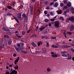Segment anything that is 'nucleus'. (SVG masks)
<instances>
[{
    "instance_id": "f257e3e1",
    "label": "nucleus",
    "mask_w": 74,
    "mask_h": 74,
    "mask_svg": "<svg viewBox=\"0 0 74 74\" xmlns=\"http://www.w3.org/2000/svg\"><path fill=\"white\" fill-rule=\"evenodd\" d=\"M15 48L16 51L17 52H20V53H26V52L25 51H23V50H21L20 47H15Z\"/></svg>"
},
{
    "instance_id": "f03ea898",
    "label": "nucleus",
    "mask_w": 74,
    "mask_h": 74,
    "mask_svg": "<svg viewBox=\"0 0 74 74\" xmlns=\"http://www.w3.org/2000/svg\"><path fill=\"white\" fill-rule=\"evenodd\" d=\"M17 17L20 21H22L23 18H21V13H18L17 14Z\"/></svg>"
},
{
    "instance_id": "7ed1b4c3",
    "label": "nucleus",
    "mask_w": 74,
    "mask_h": 74,
    "mask_svg": "<svg viewBox=\"0 0 74 74\" xmlns=\"http://www.w3.org/2000/svg\"><path fill=\"white\" fill-rule=\"evenodd\" d=\"M54 23V26L56 27H59V25H60L59 21H55Z\"/></svg>"
},
{
    "instance_id": "20e7f679",
    "label": "nucleus",
    "mask_w": 74,
    "mask_h": 74,
    "mask_svg": "<svg viewBox=\"0 0 74 74\" xmlns=\"http://www.w3.org/2000/svg\"><path fill=\"white\" fill-rule=\"evenodd\" d=\"M74 29V26L73 25H72L71 26L70 28V30L71 32H72L73 30Z\"/></svg>"
},
{
    "instance_id": "39448f33",
    "label": "nucleus",
    "mask_w": 74,
    "mask_h": 74,
    "mask_svg": "<svg viewBox=\"0 0 74 74\" xmlns=\"http://www.w3.org/2000/svg\"><path fill=\"white\" fill-rule=\"evenodd\" d=\"M2 29L3 31H5L6 32H8L9 31V29L5 27H3Z\"/></svg>"
},
{
    "instance_id": "423d86ee",
    "label": "nucleus",
    "mask_w": 74,
    "mask_h": 74,
    "mask_svg": "<svg viewBox=\"0 0 74 74\" xmlns=\"http://www.w3.org/2000/svg\"><path fill=\"white\" fill-rule=\"evenodd\" d=\"M19 59V57H18L17 58V59L14 61V64H16V63H17V62H18Z\"/></svg>"
},
{
    "instance_id": "0eeeda50",
    "label": "nucleus",
    "mask_w": 74,
    "mask_h": 74,
    "mask_svg": "<svg viewBox=\"0 0 74 74\" xmlns=\"http://www.w3.org/2000/svg\"><path fill=\"white\" fill-rule=\"evenodd\" d=\"M70 20L72 22H74V17L72 16L70 18Z\"/></svg>"
},
{
    "instance_id": "6e6552de",
    "label": "nucleus",
    "mask_w": 74,
    "mask_h": 74,
    "mask_svg": "<svg viewBox=\"0 0 74 74\" xmlns=\"http://www.w3.org/2000/svg\"><path fill=\"white\" fill-rule=\"evenodd\" d=\"M69 56L68 53H66V54H64L62 55V56L63 57H67V56Z\"/></svg>"
},
{
    "instance_id": "1a4fd4ad",
    "label": "nucleus",
    "mask_w": 74,
    "mask_h": 74,
    "mask_svg": "<svg viewBox=\"0 0 74 74\" xmlns=\"http://www.w3.org/2000/svg\"><path fill=\"white\" fill-rule=\"evenodd\" d=\"M59 5V3L57 2H56L55 4H54V5H53V7H57L58 6V5Z\"/></svg>"
},
{
    "instance_id": "9d476101",
    "label": "nucleus",
    "mask_w": 74,
    "mask_h": 74,
    "mask_svg": "<svg viewBox=\"0 0 74 74\" xmlns=\"http://www.w3.org/2000/svg\"><path fill=\"white\" fill-rule=\"evenodd\" d=\"M57 12L58 14H61L62 12V10H57L56 11Z\"/></svg>"
},
{
    "instance_id": "9b49d317",
    "label": "nucleus",
    "mask_w": 74,
    "mask_h": 74,
    "mask_svg": "<svg viewBox=\"0 0 74 74\" xmlns=\"http://www.w3.org/2000/svg\"><path fill=\"white\" fill-rule=\"evenodd\" d=\"M42 50L43 51V52H44V53H46V52L47 51V50H46V48H42Z\"/></svg>"
},
{
    "instance_id": "f8f14e48",
    "label": "nucleus",
    "mask_w": 74,
    "mask_h": 74,
    "mask_svg": "<svg viewBox=\"0 0 74 74\" xmlns=\"http://www.w3.org/2000/svg\"><path fill=\"white\" fill-rule=\"evenodd\" d=\"M46 47H49V42H46Z\"/></svg>"
},
{
    "instance_id": "ddd939ff",
    "label": "nucleus",
    "mask_w": 74,
    "mask_h": 74,
    "mask_svg": "<svg viewBox=\"0 0 74 74\" xmlns=\"http://www.w3.org/2000/svg\"><path fill=\"white\" fill-rule=\"evenodd\" d=\"M45 27H40L39 28V30L40 31H42V30H44V29H45Z\"/></svg>"
},
{
    "instance_id": "4468645a",
    "label": "nucleus",
    "mask_w": 74,
    "mask_h": 74,
    "mask_svg": "<svg viewBox=\"0 0 74 74\" xmlns=\"http://www.w3.org/2000/svg\"><path fill=\"white\" fill-rule=\"evenodd\" d=\"M12 43V41H11V39H9L8 41V45H10V44H11Z\"/></svg>"
},
{
    "instance_id": "2eb2a0df",
    "label": "nucleus",
    "mask_w": 74,
    "mask_h": 74,
    "mask_svg": "<svg viewBox=\"0 0 74 74\" xmlns=\"http://www.w3.org/2000/svg\"><path fill=\"white\" fill-rule=\"evenodd\" d=\"M51 56L52 57H54L55 58H56L58 57V55L57 54H52V55H51Z\"/></svg>"
},
{
    "instance_id": "dca6fc26",
    "label": "nucleus",
    "mask_w": 74,
    "mask_h": 74,
    "mask_svg": "<svg viewBox=\"0 0 74 74\" xmlns=\"http://www.w3.org/2000/svg\"><path fill=\"white\" fill-rule=\"evenodd\" d=\"M25 48V47L24 46H20V49L21 50H23V49H24Z\"/></svg>"
},
{
    "instance_id": "f3484780",
    "label": "nucleus",
    "mask_w": 74,
    "mask_h": 74,
    "mask_svg": "<svg viewBox=\"0 0 74 74\" xmlns=\"http://www.w3.org/2000/svg\"><path fill=\"white\" fill-rule=\"evenodd\" d=\"M42 44V43L41 41H40L39 42H38V46H40V45H41V44Z\"/></svg>"
},
{
    "instance_id": "a211bd4d",
    "label": "nucleus",
    "mask_w": 74,
    "mask_h": 74,
    "mask_svg": "<svg viewBox=\"0 0 74 74\" xmlns=\"http://www.w3.org/2000/svg\"><path fill=\"white\" fill-rule=\"evenodd\" d=\"M71 3L70 2H68L67 4V6L68 7H71Z\"/></svg>"
},
{
    "instance_id": "6ab92c4d",
    "label": "nucleus",
    "mask_w": 74,
    "mask_h": 74,
    "mask_svg": "<svg viewBox=\"0 0 74 74\" xmlns=\"http://www.w3.org/2000/svg\"><path fill=\"white\" fill-rule=\"evenodd\" d=\"M33 6H31L30 7V12H33Z\"/></svg>"
},
{
    "instance_id": "aec40b11",
    "label": "nucleus",
    "mask_w": 74,
    "mask_h": 74,
    "mask_svg": "<svg viewBox=\"0 0 74 74\" xmlns=\"http://www.w3.org/2000/svg\"><path fill=\"white\" fill-rule=\"evenodd\" d=\"M32 44L34 47H37V45H36L35 44H34V43H32Z\"/></svg>"
},
{
    "instance_id": "412c9836",
    "label": "nucleus",
    "mask_w": 74,
    "mask_h": 74,
    "mask_svg": "<svg viewBox=\"0 0 74 74\" xmlns=\"http://www.w3.org/2000/svg\"><path fill=\"white\" fill-rule=\"evenodd\" d=\"M66 34H69V35H72V32H66Z\"/></svg>"
},
{
    "instance_id": "4be33fe9",
    "label": "nucleus",
    "mask_w": 74,
    "mask_h": 74,
    "mask_svg": "<svg viewBox=\"0 0 74 74\" xmlns=\"http://www.w3.org/2000/svg\"><path fill=\"white\" fill-rule=\"evenodd\" d=\"M3 37L5 38H9V36L7 35H4Z\"/></svg>"
},
{
    "instance_id": "5701e85b",
    "label": "nucleus",
    "mask_w": 74,
    "mask_h": 74,
    "mask_svg": "<svg viewBox=\"0 0 74 74\" xmlns=\"http://www.w3.org/2000/svg\"><path fill=\"white\" fill-rule=\"evenodd\" d=\"M52 48H58V47L56 46H54V45H52Z\"/></svg>"
},
{
    "instance_id": "b1692460",
    "label": "nucleus",
    "mask_w": 74,
    "mask_h": 74,
    "mask_svg": "<svg viewBox=\"0 0 74 74\" xmlns=\"http://www.w3.org/2000/svg\"><path fill=\"white\" fill-rule=\"evenodd\" d=\"M68 56H67V57H68L67 59H71V55H70L69 54Z\"/></svg>"
},
{
    "instance_id": "393cba45",
    "label": "nucleus",
    "mask_w": 74,
    "mask_h": 74,
    "mask_svg": "<svg viewBox=\"0 0 74 74\" xmlns=\"http://www.w3.org/2000/svg\"><path fill=\"white\" fill-rule=\"evenodd\" d=\"M6 15L7 16H11V15H12V14L8 12Z\"/></svg>"
},
{
    "instance_id": "a878e982",
    "label": "nucleus",
    "mask_w": 74,
    "mask_h": 74,
    "mask_svg": "<svg viewBox=\"0 0 74 74\" xmlns=\"http://www.w3.org/2000/svg\"><path fill=\"white\" fill-rule=\"evenodd\" d=\"M4 45H0V50H1L3 48H4Z\"/></svg>"
},
{
    "instance_id": "bb28decb",
    "label": "nucleus",
    "mask_w": 74,
    "mask_h": 74,
    "mask_svg": "<svg viewBox=\"0 0 74 74\" xmlns=\"http://www.w3.org/2000/svg\"><path fill=\"white\" fill-rule=\"evenodd\" d=\"M60 19L61 21H64V18H63V17L62 16L60 17Z\"/></svg>"
},
{
    "instance_id": "cd10ccee",
    "label": "nucleus",
    "mask_w": 74,
    "mask_h": 74,
    "mask_svg": "<svg viewBox=\"0 0 74 74\" xmlns=\"http://www.w3.org/2000/svg\"><path fill=\"white\" fill-rule=\"evenodd\" d=\"M14 68L15 70L18 69V66L17 65H16V66L14 67Z\"/></svg>"
},
{
    "instance_id": "c85d7f7f",
    "label": "nucleus",
    "mask_w": 74,
    "mask_h": 74,
    "mask_svg": "<svg viewBox=\"0 0 74 74\" xmlns=\"http://www.w3.org/2000/svg\"><path fill=\"white\" fill-rule=\"evenodd\" d=\"M51 71V69H50L49 68H47V71H48V72H49Z\"/></svg>"
},
{
    "instance_id": "c756f323",
    "label": "nucleus",
    "mask_w": 74,
    "mask_h": 74,
    "mask_svg": "<svg viewBox=\"0 0 74 74\" xmlns=\"http://www.w3.org/2000/svg\"><path fill=\"white\" fill-rule=\"evenodd\" d=\"M7 8L8 9H10V10H12V7L10 6H7Z\"/></svg>"
},
{
    "instance_id": "7c9ffc66",
    "label": "nucleus",
    "mask_w": 74,
    "mask_h": 74,
    "mask_svg": "<svg viewBox=\"0 0 74 74\" xmlns=\"http://www.w3.org/2000/svg\"><path fill=\"white\" fill-rule=\"evenodd\" d=\"M50 14L52 16V15H53L55 14V13H53V12H50Z\"/></svg>"
},
{
    "instance_id": "2f4dec72",
    "label": "nucleus",
    "mask_w": 74,
    "mask_h": 74,
    "mask_svg": "<svg viewBox=\"0 0 74 74\" xmlns=\"http://www.w3.org/2000/svg\"><path fill=\"white\" fill-rule=\"evenodd\" d=\"M22 16L23 17V18H25V17H26V14H22Z\"/></svg>"
},
{
    "instance_id": "473e14b6",
    "label": "nucleus",
    "mask_w": 74,
    "mask_h": 74,
    "mask_svg": "<svg viewBox=\"0 0 74 74\" xmlns=\"http://www.w3.org/2000/svg\"><path fill=\"white\" fill-rule=\"evenodd\" d=\"M71 12L72 14H74V9L71 10Z\"/></svg>"
},
{
    "instance_id": "72a5a7b5",
    "label": "nucleus",
    "mask_w": 74,
    "mask_h": 74,
    "mask_svg": "<svg viewBox=\"0 0 74 74\" xmlns=\"http://www.w3.org/2000/svg\"><path fill=\"white\" fill-rule=\"evenodd\" d=\"M64 4H67V0H65L64 1Z\"/></svg>"
},
{
    "instance_id": "f704fd0d",
    "label": "nucleus",
    "mask_w": 74,
    "mask_h": 74,
    "mask_svg": "<svg viewBox=\"0 0 74 74\" xmlns=\"http://www.w3.org/2000/svg\"><path fill=\"white\" fill-rule=\"evenodd\" d=\"M69 21H70V17L69 18H67L66 19L67 22H68Z\"/></svg>"
},
{
    "instance_id": "c9c22d12",
    "label": "nucleus",
    "mask_w": 74,
    "mask_h": 74,
    "mask_svg": "<svg viewBox=\"0 0 74 74\" xmlns=\"http://www.w3.org/2000/svg\"><path fill=\"white\" fill-rule=\"evenodd\" d=\"M67 8V6H65L63 8L64 10H66Z\"/></svg>"
},
{
    "instance_id": "e433bc0d",
    "label": "nucleus",
    "mask_w": 74,
    "mask_h": 74,
    "mask_svg": "<svg viewBox=\"0 0 74 74\" xmlns=\"http://www.w3.org/2000/svg\"><path fill=\"white\" fill-rule=\"evenodd\" d=\"M60 5L61 7H63V3H60Z\"/></svg>"
},
{
    "instance_id": "4c0bfd02",
    "label": "nucleus",
    "mask_w": 74,
    "mask_h": 74,
    "mask_svg": "<svg viewBox=\"0 0 74 74\" xmlns=\"http://www.w3.org/2000/svg\"><path fill=\"white\" fill-rule=\"evenodd\" d=\"M54 4V2H51L49 4L50 5H52Z\"/></svg>"
},
{
    "instance_id": "58836bf2",
    "label": "nucleus",
    "mask_w": 74,
    "mask_h": 74,
    "mask_svg": "<svg viewBox=\"0 0 74 74\" xmlns=\"http://www.w3.org/2000/svg\"><path fill=\"white\" fill-rule=\"evenodd\" d=\"M61 53H62L63 54H64V53H66V51H61Z\"/></svg>"
},
{
    "instance_id": "ea45409f",
    "label": "nucleus",
    "mask_w": 74,
    "mask_h": 74,
    "mask_svg": "<svg viewBox=\"0 0 74 74\" xmlns=\"http://www.w3.org/2000/svg\"><path fill=\"white\" fill-rule=\"evenodd\" d=\"M71 51H72L74 53V49H71Z\"/></svg>"
},
{
    "instance_id": "a19ab883",
    "label": "nucleus",
    "mask_w": 74,
    "mask_h": 74,
    "mask_svg": "<svg viewBox=\"0 0 74 74\" xmlns=\"http://www.w3.org/2000/svg\"><path fill=\"white\" fill-rule=\"evenodd\" d=\"M45 31L46 32V33H48V32H49V29H47L45 30Z\"/></svg>"
},
{
    "instance_id": "79ce46f5",
    "label": "nucleus",
    "mask_w": 74,
    "mask_h": 74,
    "mask_svg": "<svg viewBox=\"0 0 74 74\" xmlns=\"http://www.w3.org/2000/svg\"><path fill=\"white\" fill-rule=\"evenodd\" d=\"M22 34L23 35H24V34H25V31H22Z\"/></svg>"
},
{
    "instance_id": "37998d69",
    "label": "nucleus",
    "mask_w": 74,
    "mask_h": 74,
    "mask_svg": "<svg viewBox=\"0 0 74 74\" xmlns=\"http://www.w3.org/2000/svg\"><path fill=\"white\" fill-rule=\"evenodd\" d=\"M48 20L47 19H45V22H48Z\"/></svg>"
},
{
    "instance_id": "c03bdc74",
    "label": "nucleus",
    "mask_w": 74,
    "mask_h": 74,
    "mask_svg": "<svg viewBox=\"0 0 74 74\" xmlns=\"http://www.w3.org/2000/svg\"><path fill=\"white\" fill-rule=\"evenodd\" d=\"M50 21H51L52 22H53V21H55V19H51L50 20Z\"/></svg>"
},
{
    "instance_id": "a18cd8bd",
    "label": "nucleus",
    "mask_w": 74,
    "mask_h": 74,
    "mask_svg": "<svg viewBox=\"0 0 74 74\" xmlns=\"http://www.w3.org/2000/svg\"><path fill=\"white\" fill-rule=\"evenodd\" d=\"M65 47L66 48H70V46L66 45L65 46Z\"/></svg>"
},
{
    "instance_id": "49530a36",
    "label": "nucleus",
    "mask_w": 74,
    "mask_h": 74,
    "mask_svg": "<svg viewBox=\"0 0 74 74\" xmlns=\"http://www.w3.org/2000/svg\"><path fill=\"white\" fill-rule=\"evenodd\" d=\"M20 44H21V43H19L17 44V45L18 46V47H20V46H21Z\"/></svg>"
},
{
    "instance_id": "de8ad7c7",
    "label": "nucleus",
    "mask_w": 74,
    "mask_h": 74,
    "mask_svg": "<svg viewBox=\"0 0 74 74\" xmlns=\"http://www.w3.org/2000/svg\"><path fill=\"white\" fill-rule=\"evenodd\" d=\"M30 29H29L28 31H27V33H30Z\"/></svg>"
},
{
    "instance_id": "09e8293b",
    "label": "nucleus",
    "mask_w": 74,
    "mask_h": 74,
    "mask_svg": "<svg viewBox=\"0 0 74 74\" xmlns=\"http://www.w3.org/2000/svg\"><path fill=\"white\" fill-rule=\"evenodd\" d=\"M71 46H73L74 47V44H71L70 45Z\"/></svg>"
},
{
    "instance_id": "8fccbe9b",
    "label": "nucleus",
    "mask_w": 74,
    "mask_h": 74,
    "mask_svg": "<svg viewBox=\"0 0 74 74\" xmlns=\"http://www.w3.org/2000/svg\"><path fill=\"white\" fill-rule=\"evenodd\" d=\"M20 7L21 9L23 8V6L22 5H21L20 6Z\"/></svg>"
},
{
    "instance_id": "3c124183",
    "label": "nucleus",
    "mask_w": 74,
    "mask_h": 74,
    "mask_svg": "<svg viewBox=\"0 0 74 74\" xmlns=\"http://www.w3.org/2000/svg\"><path fill=\"white\" fill-rule=\"evenodd\" d=\"M30 14L31 15H33V12H30Z\"/></svg>"
},
{
    "instance_id": "603ef678",
    "label": "nucleus",
    "mask_w": 74,
    "mask_h": 74,
    "mask_svg": "<svg viewBox=\"0 0 74 74\" xmlns=\"http://www.w3.org/2000/svg\"><path fill=\"white\" fill-rule=\"evenodd\" d=\"M12 5H13V6H15V2H13V3H12Z\"/></svg>"
},
{
    "instance_id": "864d4df0",
    "label": "nucleus",
    "mask_w": 74,
    "mask_h": 74,
    "mask_svg": "<svg viewBox=\"0 0 74 74\" xmlns=\"http://www.w3.org/2000/svg\"><path fill=\"white\" fill-rule=\"evenodd\" d=\"M13 56L14 57H15V56H16V54H13Z\"/></svg>"
},
{
    "instance_id": "5fc2aeb1",
    "label": "nucleus",
    "mask_w": 74,
    "mask_h": 74,
    "mask_svg": "<svg viewBox=\"0 0 74 74\" xmlns=\"http://www.w3.org/2000/svg\"><path fill=\"white\" fill-rule=\"evenodd\" d=\"M16 21L18 23H19V21H18V20L17 19Z\"/></svg>"
},
{
    "instance_id": "6e6d98bb",
    "label": "nucleus",
    "mask_w": 74,
    "mask_h": 74,
    "mask_svg": "<svg viewBox=\"0 0 74 74\" xmlns=\"http://www.w3.org/2000/svg\"><path fill=\"white\" fill-rule=\"evenodd\" d=\"M46 9H47V10H48L49 9V7L48 6L46 8Z\"/></svg>"
},
{
    "instance_id": "4d7b16f0",
    "label": "nucleus",
    "mask_w": 74,
    "mask_h": 74,
    "mask_svg": "<svg viewBox=\"0 0 74 74\" xmlns=\"http://www.w3.org/2000/svg\"><path fill=\"white\" fill-rule=\"evenodd\" d=\"M44 12L45 14H47V11H45Z\"/></svg>"
},
{
    "instance_id": "13d9d810",
    "label": "nucleus",
    "mask_w": 74,
    "mask_h": 74,
    "mask_svg": "<svg viewBox=\"0 0 74 74\" xmlns=\"http://www.w3.org/2000/svg\"><path fill=\"white\" fill-rule=\"evenodd\" d=\"M51 55H53L54 54V52H51Z\"/></svg>"
},
{
    "instance_id": "bf43d9fd",
    "label": "nucleus",
    "mask_w": 74,
    "mask_h": 74,
    "mask_svg": "<svg viewBox=\"0 0 74 74\" xmlns=\"http://www.w3.org/2000/svg\"><path fill=\"white\" fill-rule=\"evenodd\" d=\"M45 5H47L48 4V3L47 2H45Z\"/></svg>"
},
{
    "instance_id": "052dcab7",
    "label": "nucleus",
    "mask_w": 74,
    "mask_h": 74,
    "mask_svg": "<svg viewBox=\"0 0 74 74\" xmlns=\"http://www.w3.org/2000/svg\"><path fill=\"white\" fill-rule=\"evenodd\" d=\"M36 53H40V52L39 51H35Z\"/></svg>"
},
{
    "instance_id": "680f3d73",
    "label": "nucleus",
    "mask_w": 74,
    "mask_h": 74,
    "mask_svg": "<svg viewBox=\"0 0 74 74\" xmlns=\"http://www.w3.org/2000/svg\"><path fill=\"white\" fill-rule=\"evenodd\" d=\"M40 10L39 9L38 10L37 12H38V13L40 12Z\"/></svg>"
},
{
    "instance_id": "e2e57ef3",
    "label": "nucleus",
    "mask_w": 74,
    "mask_h": 74,
    "mask_svg": "<svg viewBox=\"0 0 74 74\" xmlns=\"http://www.w3.org/2000/svg\"><path fill=\"white\" fill-rule=\"evenodd\" d=\"M42 39H44V38H45V37H44V36H42Z\"/></svg>"
},
{
    "instance_id": "0e129e2a",
    "label": "nucleus",
    "mask_w": 74,
    "mask_h": 74,
    "mask_svg": "<svg viewBox=\"0 0 74 74\" xmlns=\"http://www.w3.org/2000/svg\"><path fill=\"white\" fill-rule=\"evenodd\" d=\"M53 39H54V40H56V37H54L53 38Z\"/></svg>"
},
{
    "instance_id": "69168bd1",
    "label": "nucleus",
    "mask_w": 74,
    "mask_h": 74,
    "mask_svg": "<svg viewBox=\"0 0 74 74\" xmlns=\"http://www.w3.org/2000/svg\"><path fill=\"white\" fill-rule=\"evenodd\" d=\"M57 1V0H53V2H55Z\"/></svg>"
},
{
    "instance_id": "338daca9",
    "label": "nucleus",
    "mask_w": 74,
    "mask_h": 74,
    "mask_svg": "<svg viewBox=\"0 0 74 74\" xmlns=\"http://www.w3.org/2000/svg\"><path fill=\"white\" fill-rule=\"evenodd\" d=\"M66 11L67 12H69V10H66Z\"/></svg>"
},
{
    "instance_id": "774afa93",
    "label": "nucleus",
    "mask_w": 74,
    "mask_h": 74,
    "mask_svg": "<svg viewBox=\"0 0 74 74\" xmlns=\"http://www.w3.org/2000/svg\"><path fill=\"white\" fill-rule=\"evenodd\" d=\"M12 65H9V67H12Z\"/></svg>"
}]
</instances>
